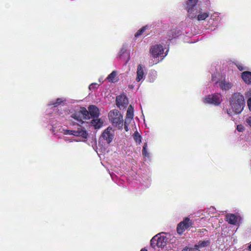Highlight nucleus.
<instances>
[{"mask_svg":"<svg viewBox=\"0 0 251 251\" xmlns=\"http://www.w3.org/2000/svg\"><path fill=\"white\" fill-rule=\"evenodd\" d=\"M233 86V84L226 80H224L219 82V86L221 89L224 91H227L230 89Z\"/></svg>","mask_w":251,"mask_h":251,"instance_id":"obj_15","label":"nucleus"},{"mask_svg":"<svg viewBox=\"0 0 251 251\" xmlns=\"http://www.w3.org/2000/svg\"><path fill=\"white\" fill-rule=\"evenodd\" d=\"M169 38L167 40L161 42L158 44V62L162 61L168 54L169 48Z\"/></svg>","mask_w":251,"mask_h":251,"instance_id":"obj_4","label":"nucleus"},{"mask_svg":"<svg viewBox=\"0 0 251 251\" xmlns=\"http://www.w3.org/2000/svg\"><path fill=\"white\" fill-rule=\"evenodd\" d=\"M126 50V49L125 48H122L121 50L120 51V52L119 53V56L122 55V54L125 53Z\"/></svg>","mask_w":251,"mask_h":251,"instance_id":"obj_36","label":"nucleus"},{"mask_svg":"<svg viewBox=\"0 0 251 251\" xmlns=\"http://www.w3.org/2000/svg\"><path fill=\"white\" fill-rule=\"evenodd\" d=\"M202 101L205 104L219 105L222 101V96L218 93L208 95L202 99Z\"/></svg>","mask_w":251,"mask_h":251,"instance_id":"obj_5","label":"nucleus"},{"mask_svg":"<svg viewBox=\"0 0 251 251\" xmlns=\"http://www.w3.org/2000/svg\"><path fill=\"white\" fill-rule=\"evenodd\" d=\"M229 103L230 108L226 110L227 114L229 116H232L233 114H240L245 105L244 97L240 93H235L231 95L229 99Z\"/></svg>","mask_w":251,"mask_h":251,"instance_id":"obj_2","label":"nucleus"},{"mask_svg":"<svg viewBox=\"0 0 251 251\" xmlns=\"http://www.w3.org/2000/svg\"><path fill=\"white\" fill-rule=\"evenodd\" d=\"M128 104V100L125 95H120L116 97V104L120 109L125 108Z\"/></svg>","mask_w":251,"mask_h":251,"instance_id":"obj_11","label":"nucleus"},{"mask_svg":"<svg viewBox=\"0 0 251 251\" xmlns=\"http://www.w3.org/2000/svg\"><path fill=\"white\" fill-rule=\"evenodd\" d=\"M157 234L154 235L151 240V247L149 249V251H155L156 247L157 246Z\"/></svg>","mask_w":251,"mask_h":251,"instance_id":"obj_21","label":"nucleus"},{"mask_svg":"<svg viewBox=\"0 0 251 251\" xmlns=\"http://www.w3.org/2000/svg\"><path fill=\"white\" fill-rule=\"evenodd\" d=\"M192 222L188 218H185L183 221L179 223L176 228V230L179 234H181L183 232L192 226Z\"/></svg>","mask_w":251,"mask_h":251,"instance_id":"obj_8","label":"nucleus"},{"mask_svg":"<svg viewBox=\"0 0 251 251\" xmlns=\"http://www.w3.org/2000/svg\"><path fill=\"white\" fill-rule=\"evenodd\" d=\"M219 16V14L218 13H214L210 15V19L214 21L217 20L216 18Z\"/></svg>","mask_w":251,"mask_h":251,"instance_id":"obj_32","label":"nucleus"},{"mask_svg":"<svg viewBox=\"0 0 251 251\" xmlns=\"http://www.w3.org/2000/svg\"><path fill=\"white\" fill-rule=\"evenodd\" d=\"M134 116V109L131 105H130L128 107L126 115L125 120H126V123L127 122H131Z\"/></svg>","mask_w":251,"mask_h":251,"instance_id":"obj_17","label":"nucleus"},{"mask_svg":"<svg viewBox=\"0 0 251 251\" xmlns=\"http://www.w3.org/2000/svg\"><path fill=\"white\" fill-rule=\"evenodd\" d=\"M68 103V100L64 97L57 98L56 100H50L49 105L53 106L54 107H57L60 105L64 106Z\"/></svg>","mask_w":251,"mask_h":251,"instance_id":"obj_12","label":"nucleus"},{"mask_svg":"<svg viewBox=\"0 0 251 251\" xmlns=\"http://www.w3.org/2000/svg\"><path fill=\"white\" fill-rule=\"evenodd\" d=\"M247 104L250 110L251 111V99H248L247 100Z\"/></svg>","mask_w":251,"mask_h":251,"instance_id":"obj_37","label":"nucleus"},{"mask_svg":"<svg viewBox=\"0 0 251 251\" xmlns=\"http://www.w3.org/2000/svg\"><path fill=\"white\" fill-rule=\"evenodd\" d=\"M149 56V65L151 66L156 64L157 63V45H152L151 47Z\"/></svg>","mask_w":251,"mask_h":251,"instance_id":"obj_9","label":"nucleus"},{"mask_svg":"<svg viewBox=\"0 0 251 251\" xmlns=\"http://www.w3.org/2000/svg\"><path fill=\"white\" fill-rule=\"evenodd\" d=\"M241 77L244 82L248 85L251 84V72L245 71L241 74Z\"/></svg>","mask_w":251,"mask_h":251,"instance_id":"obj_16","label":"nucleus"},{"mask_svg":"<svg viewBox=\"0 0 251 251\" xmlns=\"http://www.w3.org/2000/svg\"><path fill=\"white\" fill-rule=\"evenodd\" d=\"M149 28V25H146L143 27H142L141 29H140L135 34V37L137 38L139 37L140 35H141L147 29Z\"/></svg>","mask_w":251,"mask_h":251,"instance_id":"obj_23","label":"nucleus"},{"mask_svg":"<svg viewBox=\"0 0 251 251\" xmlns=\"http://www.w3.org/2000/svg\"><path fill=\"white\" fill-rule=\"evenodd\" d=\"M140 251H148V250L144 248L142 249Z\"/></svg>","mask_w":251,"mask_h":251,"instance_id":"obj_41","label":"nucleus"},{"mask_svg":"<svg viewBox=\"0 0 251 251\" xmlns=\"http://www.w3.org/2000/svg\"><path fill=\"white\" fill-rule=\"evenodd\" d=\"M212 81H215V83L217 82V79H216V75L213 74L212 75Z\"/></svg>","mask_w":251,"mask_h":251,"instance_id":"obj_38","label":"nucleus"},{"mask_svg":"<svg viewBox=\"0 0 251 251\" xmlns=\"http://www.w3.org/2000/svg\"><path fill=\"white\" fill-rule=\"evenodd\" d=\"M209 16L210 14L208 12L203 11L202 9H201L196 19L198 21H203L205 20Z\"/></svg>","mask_w":251,"mask_h":251,"instance_id":"obj_19","label":"nucleus"},{"mask_svg":"<svg viewBox=\"0 0 251 251\" xmlns=\"http://www.w3.org/2000/svg\"><path fill=\"white\" fill-rule=\"evenodd\" d=\"M133 138L137 144H140L142 142V136L137 131L133 134Z\"/></svg>","mask_w":251,"mask_h":251,"instance_id":"obj_22","label":"nucleus"},{"mask_svg":"<svg viewBox=\"0 0 251 251\" xmlns=\"http://www.w3.org/2000/svg\"><path fill=\"white\" fill-rule=\"evenodd\" d=\"M209 245V242L208 241H202L200 242L199 243V245H197L198 246V249L200 247H202L207 246V245Z\"/></svg>","mask_w":251,"mask_h":251,"instance_id":"obj_26","label":"nucleus"},{"mask_svg":"<svg viewBox=\"0 0 251 251\" xmlns=\"http://www.w3.org/2000/svg\"><path fill=\"white\" fill-rule=\"evenodd\" d=\"M99 82H103V77H100L99 79Z\"/></svg>","mask_w":251,"mask_h":251,"instance_id":"obj_40","label":"nucleus"},{"mask_svg":"<svg viewBox=\"0 0 251 251\" xmlns=\"http://www.w3.org/2000/svg\"><path fill=\"white\" fill-rule=\"evenodd\" d=\"M110 121L112 125L120 129L123 126V118L121 113L116 109L110 111L108 114Z\"/></svg>","mask_w":251,"mask_h":251,"instance_id":"obj_3","label":"nucleus"},{"mask_svg":"<svg viewBox=\"0 0 251 251\" xmlns=\"http://www.w3.org/2000/svg\"><path fill=\"white\" fill-rule=\"evenodd\" d=\"M237 129L239 132H242L244 130L245 128L242 125H238L237 126Z\"/></svg>","mask_w":251,"mask_h":251,"instance_id":"obj_34","label":"nucleus"},{"mask_svg":"<svg viewBox=\"0 0 251 251\" xmlns=\"http://www.w3.org/2000/svg\"><path fill=\"white\" fill-rule=\"evenodd\" d=\"M226 219L229 224L235 225L237 222L238 217L233 214H228L226 216Z\"/></svg>","mask_w":251,"mask_h":251,"instance_id":"obj_18","label":"nucleus"},{"mask_svg":"<svg viewBox=\"0 0 251 251\" xmlns=\"http://www.w3.org/2000/svg\"><path fill=\"white\" fill-rule=\"evenodd\" d=\"M181 251H200L198 246L195 245L194 247H186Z\"/></svg>","mask_w":251,"mask_h":251,"instance_id":"obj_25","label":"nucleus"},{"mask_svg":"<svg viewBox=\"0 0 251 251\" xmlns=\"http://www.w3.org/2000/svg\"><path fill=\"white\" fill-rule=\"evenodd\" d=\"M114 130L111 127H108L102 132L101 138L105 141L107 144H109L114 138Z\"/></svg>","mask_w":251,"mask_h":251,"instance_id":"obj_7","label":"nucleus"},{"mask_svg":"<svg viewBox=\"0 0 251 251\" xmlns=\"http://www.w3.org/2000/svg\"><path fill=\"white\" fill-rule=\"evenodd\" d=\"M142 154L144 157L149 158L150 157V153L147 151V143H145L143 146Z\"/></svg>","mask_w":251,"mask_h":251,"instance_id":"obj_24","label":"nucleus"},{"mask_svg":"<svg viewBox=\"0 0 251 251\" xmlns=\"http://www.w3.org/2000/svg\"><path fill=\"white\" fill-rule=\"evenodd\" d=\"M144 69V67L142 64H139L137 66L136 72L137 76L136 78V81L137 82H140L141 80L145 78V75Z\"/></svg>","mask_w":251,"mask_h":251,"instance_id":"obj_13","label":"nucleus"},{"mask_svg":"<svg viewBox=\"0 0 251 251\" xmlns=\"http://www.w3.org/2000/svg\"><path fill=\"white\" fill-rule=\"evenodd\" d=\"M236 66L240 71H243L247 69V67L242 64L238 63L236 65Z\"/></svg>","mask_w":251,"mask_h":251,"instance_id":"obj_29","label":"nucleus"},{"mask_svg":"<svg viewBox=\"0 0 251 251\" xmlns=\"http://www.w3.org/2000/svg\"><path fill=\"white\" fill-rule=\"evenodd\" d=\"M167 234L165 232L158 233V251H168L166 245L168 241Z\"/></svg>","mask_w":251,"mask_h":251,"instance_id":"obj_6","label":"nucleus"},{"mask_svg":"<svg viewBox=\"0 0 251 251\" xmlns=\"http://www.w3.org/2000/svg\"><path fill=\"white\" fill-rule=\"evenodd\" d=\"M117 72L116 71H113L107 77V79L110 82H115L117 81L118 79L117 78Z\"/></svg>","mask_w":251,"mask_h":251,"instance_id":"obj_20","label":"nucleus"},{"mask_svg":"<svg viewBox=\"0 0 251 251\" xmlns=\"http://www.w3.org/2000/svg\"><path fill=\"white\" fill-rule=\"evenodd\" d=\"M74 136H78L82 138V139H86L88 136V133L86 130L82 127L78 128L77 130H75Z\"/></svg>","mask_w":251,"mask_h":251,"instance_id":"obj_14","label":"nucleus"},{"mask_svg":"<svg viewBox=\"0 0 251 251\" xmlns=\"http://www.w3.org/2000/svg\"><path fill=\"white\" fill-rule=\"evenodd\" d=\"M245 96L246 98L251 99V89H249L245 92Z\"/></svg>","mask_w":251,"mask_h":251,"instance_id":"obj_33","label":"nucleus"},{"mask_svg":"<svg viewBox=\"0 0 251 251\" xmlns=\"http://www.w3.org/2000/svg\"><path fill=\"white\" fill-rule=\"evenodd\" d=\"M67 111H66L65 110H63V111H62V110H59L57 112V114L61 117H64L67 115Z\"/></svg>","mask_w":251,"mask_h":251,"instance_id":"obj_27","label":"nucleus"},{"mask_svg":"<svg viewBox=\"0 0 251 251\" xmlns=\"http://www.w3.org/2000/svg\"><path fill=\"white\" fill-rule=\"evenodd\" d=\"M130 123V122H127L126 123V120L125 121V124H124V128L126 131H128L129 129L128 128V125Z\"/></svg>","mask_w":251,"mask_h":251,"instance_id":"obj_35","label":"nucleus"},{"mask_svg":"<svg viewBox=\"0 0 251 251\" xmlns=\"http://www.w3.org/2000/svg\"><path fill=\"white\" fill-rule=\"evenodd\" d=\"M65 141H66V142H73L74 140H72V139H67V138H66L65 139Z\"/></svg>","mask_w":251,"mask_h":251,"instance_id":"obj_39","label":"nucleus"},{"mask_svg":"<svg viewBox=\"0 0 251 251\" xmlns=\"http://www.w3.org/2000/svg\"><path fill=\"white\" fill-rule=\"evenodd\" d=\"M187 5L189 4L197 5L198 0H188Z\"/></svg>","mask_w":251,"mask_h":251,"instance_id":"obj_31","label":"nucleus"},{"mask_svg":"<svg viewBox=\"0 0 251 251\" xmlns=\"http://www.w3.org/2000/svg\"><path fill=\"white\" fill-rule=\"evenodd\" d=\"M196 5H187L186 8L188 12V16L191 19H195L197 15H198L199 12L201 9L199 7H197Z\"/></svg>","mask_w":251,"mask_h":251,"instance_id":"obj_10","label":"nucleus"},{"mask_svg":"<svg viewBox=\"0 0 251 251\" xmlns=\"http://www.w3.org/2000/svg\"><path fill=\"white\" fill-rule=\"evenodd\" d=\"M249 250L251 251V244L249 246Z\"/></svg>","mask_w":251,"mask_h":251,"instance_id":"obj_42","label":"nucleus"},{"mask_svg":"<svg viewBox=\"0 0 251 251\" xmlns=\"http://www.w3.org/2000/svg\"><path fill=\"white\" fill-rule=\"evenodd\" d=\"M98 87V84L96 83H93L90 85L89 86V89L90 90H93L95 89H96Z\"/></svg>","mask_w":251,"mask_h":251,"instance_id":"obj_30","label":"nucleus"},{"mask_svg":"<svg viewBox=\"0 0 251 251\" xmlns=\"http://www.w3.org/2000/svg\"><path fill=\"white\" fill-rule=\"evenodd\" d=\"M88 110L84 107H81L80 110L75 111L72 113L70 117L73 119V120H71L72 122L80 125L84 123V120L89 119L90 117L97 118L92 120L91 125L96 129L100 128L102 126L103 121L100 119L98 118L100 115L99 108L92 105L88 107Z\"/></svg>","mask_w":251,"mask_h":251,"instance_id":"obj_1","label":"nucleus"},{"mask_svg":"<svg viewBox=\"0 0 251 251\" xmlns=\"http://www.w3.org/2000/svg\"><path fill=\"white\" fill-rule=\"evenodd\" d=\"M75 130H68L66 129L64 130V134L65 135H75Z\"/></svg>","mask_w":251,"mask_h":251,"instance_id":"obj_28","label":"nucleus"}]
</instances>
